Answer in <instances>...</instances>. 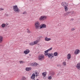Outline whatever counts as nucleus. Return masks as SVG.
Segmentation results:
<instances>
[{
    "instance_id": "f257e3e1",
    "label": "nucleus",
    "mask_w": 80,
    "mask_h": 80,
    "mask_svg": "<svg viewBox=\"0 0 80 80\" xmlns=\"http://www.w3.org/2000/svg\"><path fill=\"white\" fill-rule=\"evenodd\" d=\"M13 10L14 11L15 13H19L20 12V9L18 8V6L17 5L14 6H13Z\"/></svg>"
},
{
    "instance_id": "f03ea898",
    "label": "nucleus",
    "mask_w": 80,
    "mask_h": 80,
    "mask_svg": "<svg viewBox=\"0 0 80 80\" xmlns=\"http://www.w3.org/2000/svg\"><path fill=\"white\" fill-rule=\"evenodd\" d=\"M45 59V56L43 54L39 55L38 56V60L40 61H42Z\"/></svg>"
},
{
    "instance_id": "7ed1b4c3",
    "label": "nucleus",
    "mask_w": 80,
    "mask_h": 80,
    "mask_svg": "<svg viewBox=\"0 0 80 80\" xmlns=\"http://www.w3.org/2000/svg\"><path fill=\"white\" fill-rule=\"evenodd\" d=\"M40 22L38 21L35 23V26L36 29H38L40 27Z\"/></svg>"
},
{
    "instance_id": "20e7f679",
    "label": "nucleus",
    "mask_w": 80,
    "mask_h": 80,
    "mask_svg": "<svg viewBox=\"0 0 80 80\" xmlns=\"http://www.w3.org/2000/svg\"><path fill=\"white\" fill-rule=\"evenodd\" d=\"M45 56H48V58H50L51 59H52V57H53V53H50L49 54L48 53H45Z\"/></svg>"
},
{
    "instance_id": "39448f33",
    "label": "nucleus",
    "mask_w": 80,
    "mask_h": 80,
    "mask_svg": "<svg viewBox=\"0 0 80 80\" xmlns=\"http://www.w3.org/2000/svg\"><path fill=\"white\" fill-rule=\"evenodd\" d=\"M47 19V16H41L39 19V20L41 21H44Z\"/></svg>"
},
{
    "instance_id": "423d86ee",
    "label": "nucleus",
    "mask_w": 80,
    "mask_h": 80,
    "mask_svg": "<svg viewBox=\"0 0 80 80\" xmlns=\"http://www.w3.org/2000/svg\"><path fill=\"white\" fill-rule=\"evenodd\" d=\"M47 28V25L44 24H42L40 26V28Z\"/></svg>"
},
{
    "instance_id": "0eeeda50",
    "label": "nucleus",
    "mask_w": 80,
    "mask_h": 80,
    "mask_svg": "<svg viewBox=\"0 0 80 80\" xmlns=\"http://www.w3.org/2000/svg\"><path fill=\"white\" fill-rule=\"evenodd\" d=\"M29 52L30 50L29 49H27L24 52V53L25 54H28V53H29Z\"/></svg>"
},
{
    "instance_id": "6e6552de",
    "label": "nucleus",
    "mask_w": 80,
    "mask_h": 80,
    "mask_svg": "<svg viewBox=\"0 0 80 80\" xmlns=\"http://www.w3.org/2000/svg\"><path fill=\"white\" fill-rule=\"evenodd\" d=\"M76 67L78 70H80V63H78L76 66Z\"/></svg>"
},
{
    "instance_id": "1a4fd4ad",
    "label": "nucleus",
    "mask_w": 80,
    "mask_h": 80,
    "mask_svg": "<svg viewBox=\"0 0 80 80\" xmlns=\"http://www.w3.org/2000/svg\"><path fill=\"white\" fill-rule=\"evenodd\" d=\"M80 53V50H76L74 52V54L75 55H77V54H78Z\"/></svg>"
},
{
    "instance_id": "9d476101",
    "label": "nucleus",
    "mask_w": 80,
    "mask_h": 80,
    "mask_svg": "<svg viewBox=\"0 0 80 80\" xmlns=\"http://www.w3.org/2000/svg\"><path fill=\"white\" fill-rule=\"evenodd\" d=\"M35 78V74L33 73L32 74V76L31 77V79H34Z\"/></svg>"
},
{
    "instance_id": "9b49d317",
    "label": "nucleus",
    "mask_w": 80,
    "mask_h": 80,
    "mask_svg": "<svg viewBox=\"0 0 80 80\" xmlns=\"http://www.w3.org/2000/svg\"><path fill=\"white\" fill-rule=\"evenodd\" d=\"M62 5L63 7H66V6H67V4H66V2H63L62 3Z\"/></svg>"
},
{
    "instance_id": "f8f14e48",
    "label": "nucleus",
    "mask_w": 80,
    "mask_h": 80,
    "mask_svg": "<svg viewBox=\"0 0 80 80\" xmlns=\"http://www.w3.org/2000/svg\"><path fill=\"white\" fill-rule=\"evenodd\" d=\"M37 65H38V64L36 62L31 64V66H33V67H35V66H37Z\"/></svg>"
},
{
    "instance_id": "ddd939ff",
    "label": "nucleus",
    "mask_w": 80,
    "mask_h": 80,
    "mask_svg": "<svg viewBox=\"0 0 80 80\" xmlns=\"http://www.w3.org/2000/svg\"><path fill=\"white\" fill-rule=\"evenodd\" d=\"M65 10L66 12H67L68 10V5H67L66 6L64 7Z\"/></svg>"
},
{
    "instance_id": "4468645a",
    "label": "nucleus",
    "mask_w": 80,
    "mask_h": 80,
    "mask_svg": "<svg viewBox=\"0 0 80 80\" xmlns=\"http://www.w3.org/2000/svg\"><path fill=\"white\" fill-rule=\"evenodd\" d=\"M70 58H71V55H70V54H68L67 55L68 60H69V59H70Z\"/></svg>"
},
{
    "instance_id": "2eb2a0df",
    "label": "nucleus",
    "mask_w": 80,
    "mask_h": 80,
    "mask_svg": "<svg viewBox=\"0 0 80 80\" xmlns=\"http://www.w3.org/2000/svg\"><path fill=\"white\" fill-rule=\"evenodd\" d=\"M32 70V68H26V71H28L29 72L30 70Z\"/></svg>"
},
{
    "instance_id": "dca6fc26",
    "label": "nucleus",
    "mask_w": 80,
    "mask_h": 80,
    "mask_svg": "<svg viewBox=\"0 0 80 80\" xmlns=\"http://www.w3.org/2000/svg\"><path fill=\"white\" fill-rule=\"evenodd\" d=\"M45 39V41H50V40H51V39L50 38H48L47 37H46Z\"/></svg>"
},
{
    "instance_id": "f3484780",
    "label": "nucleus",
    "mask_w": 80,
    "mask_h": 80,
    "mask_svg": "<svg viewBox=\"0 0 80 80\" xmlns=\"http://www.w3.org/2000/svg\"><path fill=\"white\" fill-rule=\"evenodd\" d=\"M3 42V37L1 36H0V43H2Z\"/></svg>"
},
{
    "instance_id": "a211bd4d",
    "label": "nucleus",
    "mask_w": 80,
    "mask_h": 80,
    "mask_svg": "<svg viewBox=\"0 0 80 80\" xmlns=\"http://www.w3.org/2000/svg\"><path fill=\"white\" fill-rule=\"evenodd\" d=\"M70 12V13L71 14V15H73V14H75V12L72 11L71 12Z\"/></svg>"
},
{
    "instance_id": "6ab92c4d",
    "label": "nucleus",
    "mask_w": 80,
    "mask_h": 80,
    "mask_svg": "<svg viewBox=\"0 0 80 80\" xmlns=\"http://www.w3.org/2000/svg\"><path fill=\"white\" fill-rule=\"evenodd\" d=\"M38 40H36V41H34L33 42L34 44V45H36V44H37L38 43Z\"/></svg>"
},
{
    "instance_id": "aec40b11",
    "label": "nucleus",
    "mask_w": 80,
    "mask_h": 80,
    "mask_svg": "<svg viewBox=\"0 0 80 80\" xmlns=\"http://www.w3.org/2000/svg\"><path fill=\"white\" fill-rule=\"evenodd\" d=\"M5 24L3 23L1 25V27L2 28H5Z\"/></svg>"
},
{
    "instance_id": "412c9836",
    "label": "nucleus",
    "mask_w": 80,
    "mask_h": 80,
    "mask_svg": "<svg viewBox=\"0 0 80 80\" xmlns=\"http://www.w3.org/2000/svg\"><path fill=\"white\" fill-rule=\"evenodd\" d=\"M30 45H31V46H33V45H34V43L33 42H32L29 43Z\"/></svg>"
},
{
    "instance_id": "4be33fe9",
    "label": "nucleus",
    "mask_w": 80,
    "mask_h": 80,
    "mask_svg": "<svg viewBox=\"0 0 80 80\" xmlns=\"http://www.w3.org/2000/svg\"><path fill=\"white\" fill-rule=\"evenodd\" d=\"M58 55V53L57 52H55L54 53V55L55 56H57Z\"/></svg>"
},
{
    "instance_id": "5701e85b",
    "label": "nucleus",
    "mask_w": 80,
    "mask_h": 80,
    "mask_svg": "<svg viewBox=\"0 0 80 80\" xmlns=\"http://www.w3.org/2000/svg\"><path fill=\"white\" fill-rule=\"evenodd\" d=\"M35 74L36 75V76L37 77H38V76H39V74L37 72H35Z\"/></svg>"
},
{
    "instance_id": "b1692460",
    "label": "nucleus",
    "mask_w": 80,
    "mask_h": 80,
    "mask_svg": "<svg viewBox=\"0 0 80 80\" xmlns=\"http://www.w3.org/2000/svg\"><path fill=\"white\" fill-rule=\"evenodd\" d=\"M27 33H31V31H30L29 30V29H27Z\"/></svg>"
},
{
    "instance_id": "393cba45",
    "label": "nucleus",
    "mask_w": 80,
    "mask_h": 80,
    "mask_svg": "<svg viewBox=\"0 0 80 80\" xmlns=\"http://www.w3.org/2000/svg\"><path fill=\"white\" fill-rule=\"evenodd\" d=\"M70 11H69L67 13V15H70Z\"/></svg>"
},
{
    "instance_id": "a878e982",
    "label": "nucleus",
    "mask_w": 80,
    "mask_h": 80,
    "mask_svg": "<svg viewBox=\"0 0 80 80\" xmlns=\"http://www.w3.org/2000/svg\"><path fill=\"white\" fill-rule=\"evenodd\" d=\"M42 75L43 76H44V77H45L46 76V73H45V72H43L42 73Z\"/></svg>"
},
{
    "instance_id": "bb28decb",
    "label": "nucleus",
    "mask_w": 80,
    "mask_h": 80,
    "mask_svg": "<svg viewBox=\"0 0 80 80\" xmlns=\"http://www.w3.org/2000/svg\"><path fill=\"white\" fill-rule=\"evenodd\" d=\"M62 64L64 66H66V62H64Z\"/></svg>"
},
{
    "instance_id": "cd10ccee",
    "label": "nucleus",
    "mask_w": 80,
    "mask_h": 80,
    "mask_svg": "<svg viewBox=\"0 0 80 80\" xmlns=\"http://www.w3.org/2000/svg\"><path fill=\"white\" fill-rule=\"evenodd\" d=\"M5 16H6V17H9V15L7 13H5Z\"/></svg>"
},
{
    "instance_id": "c85d7f7f",
    "label": "nucleus",
    "mask_w": 80,
    "mask_h": 80,
    "mask_svg": "<svg viewBox=\"0 0 80 80\" xmlns=\"http://www.w3.org/2000/svg\"><path fill=\"white\" fill-rule=\"evenodd\" d=\"M52 50V48H50L48 49V52H49V51H50V50Z\"/></svg>"
},
{
    "instance_id": "c756f323",
    "label": "nucleus",
    "mask_w": 80,
    "mask_h": 80,
    "mask_svg": "<svg viewBox=\"0 0 80 80\" xmlns=\"http://www.w3.org/2000/svg\"><path fill=\"white\" fill-rule=\"evenodd\" d=\"M55 75V72H52L51 73V75H52V76H53V75Z\"/></svg>"
},
{
    "instance_id": "7c9ffc66",
    "label": "nucleus",
    "mask_w": 80,
    "mask_h": 80,
    "mask_svg": "<svg viewBox=\"0 0 80 80\" xmlns=\"http://www.w3.org/2000/svg\"><path fill=\"white\" fill-rule=\"evenodd\" d=\"M19 62L20 63H24V62L22 61H20Z\"/></svg>"
},
{
    "instance_id": "2f4dec72",
    "label": "nucleus",
    "mask_w": 80,
    "mask_h": 80,
    "mask_svg": "<svg viewBox=\"0 0 80 80\" xmlns=\"http://www.w3.org/2000/svg\"><path fill=\"white\" fill-rule=\"evenodd\" d=\"M48 78L49 80H51V79H52V77L50 76Z\"/></svg>"
},
{
    "instance_id": "473e14b6",
    "label": "nucleus",
    "mask_w": 80,
    "mask_h": 80,
    "mask_svg": "<svg viewBox=\"0 0 80 80\" xmlns=\"http://www.w3.org/2000/svg\"><path fill=\"white\" fill-rule=\"evenodd\" d=\"M22 80H25L26 79V78L25 77H23L22 78Z\"/></svg>"
},
{
    "instance_id": "72a5a7b5",
    "label": "nucleus",
    "mask_w": 80,
    "mask_h": 80,
    "mask_svg": "<svg viewBox=\"0 0 80 80\" xmlns=\"http://www.w3.org/2000/svg\"><path fill=\"white\" fill-rule=\"evenodd\" d=\"M48 52V50H47L45 51L44 52L45 53H44V55H45V53H47V52Z\"/></svg>"
},
{
    "instance_id": "f704fd0d",
    "label": "nucleus",
    "mask_w": 80,
    "mask_h": 80,
    "mask_svg": "<svg viewBox=\"0 0 80 80\" xmlns=\"http://www.w3.org/2000/svg\"><path fill=\"white\" fill-rule=\"evenodd\" d=\"M23 14H24V15H26V14H27V12H24L23 13Z\"/></svg>"
},
{
    "instance_id": "c9c22d12",
    "label": "nucleus",
    "mask_w": 80,
    "mask_h": 80,
    "mask_svg": "<svg viewBox=\"0 0 80 80\" xmlns=\"http://www.w3.org/2000/svg\"><path fill=\"white\" fill-rule=\"evenodd\" d=\"M4 10V8H0V11H1L2 10Z\"/></svg>"
},
{
    "instance_id": "e433bc0d",
    "label": "nucleus",
    "mask_w": 80,
    "mask_h": 80,
    "mask_svg": "<svg viewBox=\"0 0 80 80\" xmlns=\"http://www.w3.org/2000/svg\"><path fill=\"white\" fill-rule=\"evenodd\" d=\"M74 30H75V28H72L71 29V31H74Z\"/></svg>"
},
{
    "instance_id": "4c0bfd02",
    "label": "nucleus",
    "mask_w": 80,
    "mask_h": 80,
    "mask_svg": "<svg viewBox=\"0 0 80 80\" xmlns=\"http://www.w3.org/2000/svg\"><path fill=\"white\" fill-rule=\"evenodd\" d=\"M6 28H8L9 27V26L8 25V26H6Z\"/></svg>"
},
{
    "instance_id": "58836bf2",
    "label": "nucleus",
    "mask_w": 80,
    "mask_h": 80,
    "mask_svg": "<svg viewBox=\"0 0 80 80\" xmlns=\"http://www.w3.org/2000/svg\"><path fill=\"white\" fill-rule=\"evenodd\" d=\"M66 15H67V13H64V17H65V16H66Z\"/></svg>"
},
{
    "instance_id": "ea45409f",
    "label": "nucleus",
    "mask_w": 80,
    "mask_h": 80,
    "mask_svg": "<svg viewBox=\"0 0 80 80\" xmlns=\"http://www.w3.org/2000/svg\"><path fill=\"white\" fill-rule=\"evenodd\" d=\"M8 23H6L5 24V26H8Z\"/></svg>"
},
{
    "instance_id": "a19ab883",
    "label": "nucleus",
    "mask_w": 80,
    "mask_h": 80,
    "mask_svg": "<svg viewBox=\"0 0 80 80\" xmlns=\"http://www.w3.org/2000/svg\"><path fill=\"white\" fill-rule=\"evenodd\" d=\"M60 64H58L57 65V67H60Z\"/></svg>"
},
{
    "instance_id": "79ce46f5",
    "label": "nucleus",
    "mask_w": 80,
    "mask_h": 80,
    "mask_svg": "<svg viewBox=\"0 0 80 80\" xmlns=\"http://www.w3.org/2000/svg\"><path fill=\"white\" fill-rule=\"evenodd\" d=\"M57 76H59V75H60V74H59V73H58V74H57Z\"/></svg>"
},
{
    "instance_id": "37998d69",
    "label": "nucleus",
    "mask_w": 80,
    "mask_h": 80,
    "mask_svg": "<svg viewBox=\"0 0 80 80\" xmlns=\"http://www.w3.org/2000/svg\"><path fill=\"white\" fill-rule=\"evenodd\" d=\"M71 20H72V21H73V19H71Z\"/></svg>"
},
{
    "instance_id": "c03bdc74",
    "label": "nucleus",
    "mask_w": 80,
    "mask_h": 80,
    "mask_svg": "<svg viewBox=\"0 0 80 80\" xmlns=\"http://www.w3.org/2000/svg\"><path fill=\"white\" fill-rule=\"evenodd\" d=\"M30 1H31L32 2L33 0H30Z\"/></svg>"
},
{
    "instance_id": "a18cd8bd",
    "label": "nucleus",
    "mask_w": 80,
    "mask_h": 80,
    "mask_svg": "<svg viewBox=\"0 0 80 80\" xmlns=\"http://www.w3.org/2000/svg\"><path fill=\"white\" fill-rule=\"evenodd\" d=\"M39 37H42V36H39Z\"/></svg>"
},
{
    "instance_id": "49530a36",
    "label": "nucleus",
    "mask_w": 80,
    "mask_h": 80,
    "mask_svg": "<svg viewBox=\"0 0 80 80\" xmlns=\"http://www.w3.org/2000/svg\"><path fill=\"white\" fill-rule=\"evenodd\" d=\"M32 80H35V79H32Z\"/></svg>"
},
{
    "instance_id": "de8ad7c7",
    "label": "nucleus",
    "mask_w": 80,
    "mask_h": 80,
    "mask_svg": "<svg viewBox=\"0 0 80 80\" xmlns=\"http://www.w3.org/2000/svg\"><path fill=\"white\" fill-rule=\"evenodd\" d=\"M30 56H31V55L29 54Z\"/></svg>"
}]
</instances>
